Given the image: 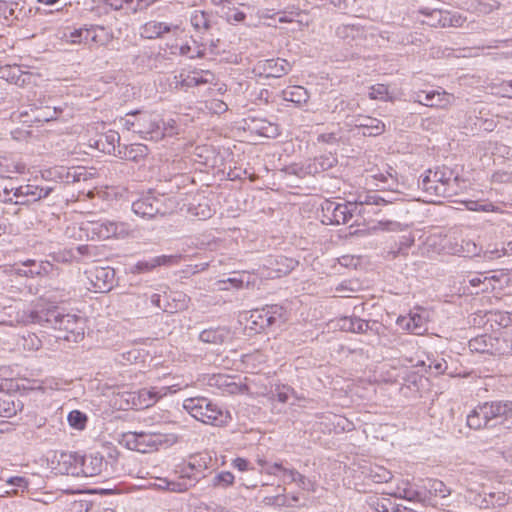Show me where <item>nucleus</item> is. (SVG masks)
<instances>
[{
	"instance_id": "bb28decb",
	"label": "nucleus",
	"mask_w": 512,
	"mask_h": 512,
	"mask_svg": "<svg viewBox=\"0 0 512 512\" xmlns=\"http://www.w3.org/2000/svg\"><path fill=\"white\" fill-rule=\"evenodd\" d=\"M400 199V193L398 192L382 191L381 194L377 192L365 194L362 203L371 206H385L388 204H393Z\"/></svg>"
},
{
	"instance_id": "052dcab7",
	"label": "nucleus",
	"mask_w": 512,
	"mask_h": 512,
	"mask_svg": "<svg viewBox=\"0 0 512 512\" xmlns=\"http://www.w3.org/2000/svg\"><path fill=\"white\" fill-rule=\"evenodd\" d=\"M95 31V25H91L89 28H81L78 31H76L75 34H72L73 37H78L79 40H73L74 42H93V36Z\"/></svg>"
},
{
	"instance_id": "0e129e2a",
	"label": "nucleus",
	"mask_w": 512,
	"mask_h": 512,
	"mask_svg": "<svg viewBox=\"0 0 512 512\" xmlns=\"http://www.w3.org/2000/svg\"><path fill=\"white\" fill-rule=\"evenodd\" d=\"M49 175L58 178L61 181L69 182L70 178H72V181H75V175H72L66 168L59 167L55 168L53 170L48 171Z\"/></svg>"
},
{
	"instance_id": "13d9d810",
	"label": "nucleus",
	"mask_w": 512,
	"mask_h": 512,
	"mask_svg": "<svg viewBox=\"0 0 512 512\" xmlns=\"http://www.w3.org/2000/svg\"><path fill=\"white\" fill-rule=\"evenodd\" d=\"M466 208L470 211L498 212L499 208L492 203L480 204L478 201H467Z\"/></svg>"
},
{
	"instance_id": "3c124183",
	"label": "nucleus",
	"mask_w": 512,
	"mask_h": 512,
	"mask_svg": "<svg viewBox=\"0 0 512 512\" xmlns=\"http://www.w3.org/2000/svg\"><path fill=\"white\" fill-rule=\"evenodd\" d=\"M290 476L302 490L315 492V483L302 475L300 472H290Z\"/></svg>"
},
{
	"instance_id": "5fc2aeb1",
	"label": "nucleus",
	"mask_w": 512,
	"mask_h": 512,
	"mask_svg": "<svg viewBox=\"0 0 512 512\" xmlns=\"http://www.w3.org/2000/svg\"><path fill=\"white\" fill-rule=\"evenodd\" d=\"M491 340H492V338L490 336L482 335V336H479V337H476V338L470 340L469 347L471 348V350H475L477 352H481V353L488 352L489 349H488L487 342L488 341L491 342Z\"/></svg>"
},
{
	"instance_id": "20e7f679",
	"label": "nucleus",
	"mask_w": 512,
	"mask_h": 512,
	"mask_svg": "<svg viewBox=\"0 0 512 512\" xmlns=\"http://www.w3.org/2000/svg\"><path fill=\"white\" fill-rule=\"evenodd\" d=\"M121 125L128 131L140 134L143 138L159 139L162 132L153 115L147 112H132L120 119Z\"/></svg>"
},
{
	"instance_id": "774afa93",
	"label": "nucleus",
	"mask_w": 512,
	"mask_h": 512,
	"mask_svg": "<svg viewBox=\"0 0 512 512\" xmlns=\"http://www.w3.org/2000/svg\"><path fill=\"white\" fill-rule=\"evenodd\" d=\"M89 504L85 500L73 501L66 512H88Z\"/></svg>"
},
{
	"instance_id": "c756f323",
	"label": "nucleus",
	"mask_w": 512,
	"mask_h": 512,
	"mask_svg": "<svg viewBox=\"0 0 512 512\" xmlns=\"http://www.w3.org/2000/svg\"><path fill=\"white\" fill-rule=\"evenodd\" d=\"M323 209L331 214L329 220L332 223L346 224L350 221V212L347 204L329 202Z\"/></svg>"
},
{
	"instance_id": "09e8293b",
	"label": "nucleus",
	"mask_w": 512,
	"mask_h": 512,
	"mask_svg": "<svg viewBox=\"0 0 512 512\" xmlns=\"http://www.w3.org/2000/svg\"><path fill=\"white\" fill-rule=\"evenodd\" d=\"M363 198L364 195H360L355 203H347L348 210L350 212V220L353 218L354 215H364L366 213L371 212V210L368 209L369 207H371V205L362 203Z\"/></svg>"
},
{
	"instance_id": "864d4df0",
	"label": "nucleus",
	"mask_w": 512,
	"mask_h": 512,
	"mask_svg": "<svg viewBox=\"0 0 512 512\" xmlns=\"http://www.w3.org/2000/svg\"><path fill=\"white\" fill-rule=\"evenodd\" d=\"M486 506L503 507L508 501L509 497L503 492L490 493L488 498H485Z\"/></svg>"
},
{
	"instance_id": "cd10ccee",
	"label": "nucleus",
	"mask_w": 512,
	"mask_h": 512,
	"mask_svg": "<svg viewBox=\"0 0 512 512\" xmlns=\"http://www.w3.org/2000/svg\"><path fill=\"white\" fill-rule=\"evenodd\" d=\"M336 164L337 158L333 154L329 153L326 155H321L319 157H315L307 164L306 172L308 174L321 173L331 169Z\"/></svg>"
},
{
	"instance_id": "9b49d317",
	"label": "nucleus",
	"mask_w": 512,
	"mask_h": 512,
	"mask_svg": "<svg viewBox=\"0 0 512 512\" xmlns=\"http://www.w3.org/2000/svg\"><path fill=\"white\" fill-rule=\"evenodd\" d=\"M336 34L339 38L348 41H360L379 37L384 40V37L371 27L367 28L357 23L342 24L337 27Z\"/></svg>"
},
{
	"instance_id": "f257e3e1",
	"label": "nucleus",
	"mask_w": 512,
	"mask_h": 512,
	"mask_svg": "<svg viewBox=\"0 0 512 512\" xmlns=\"http://www.w3.org/2000/svg\"><path fill=\"white\" fill-rule=\"evenodd\" d=\"M18 321L53 328L58 331L57 338L69 342H78L84 337L85 321L82 317L45 303H36L31 308L19 312Z\"/></svg>"
},
{
	"instance_id": "69168bd1",
	"label": "nucleus",
	"mask_w": 512,
	"mask_h": 512,
	"mask_svg": "<svg viewBox=\"0 0 512 512\" xmlns=\"http://www.w3.org/2000/svg\"><path fill=\"white\" fill-rule=\"evenodd\" d=\"M493 153L512 162V147L496 143Z\"/></svg>"
},
{
	"instance_id": "8fccbe9b",
	"label": "nucleus",
	"mask_w": 512,
	"mask_h": 512,
	"mask_svg": "<svg viewBox=\"0 0 512 512\" xmlns=\"http://www.w3.org/2000/svg\"><path fill=\"white\" fill-rule=\"evenodd\" d=\"M68 422L71 427L81 430L87 422V416L79 410H73L68 414Z\"/></svg>"
},
{
	"instance_id": "393cba45",
	"label": "nucleus",
	"mask_w": 512,
	"mask_h": 512,
	"mask_svg": "<svg viewBox=\"0 0 512 512\" xmlns=\"http://www.w3.org/2000/svg\"><path fill=\"white\" fill-rule=\"evenodd\" d=\"M23 409V403L9 393H0V417L11 418Z\"/></svg>"
},
{
	"instance_id": "9d476101",
	"label": "nucleus",
	"mask_w": 512,
	"mask_h": 512,
	"mask_svg": "<svg viewBox=\"0 0 512 512\" xmlns=\"http://www.w3.org/2000/svg\"><path fill=\"white\" fill-rule=\"evenodd\" d=\"M181 389L179 384H173L169 386H163L161 388L151 387L140 389L137 393H134L133 404L138 408H148L154 405L160 398L166 396L169 393H175Z\"/></svg>"
},
{
	"instance_id": "423d86ee",
	"label": "nucleus",
	"mask_w": 512,
	"mask_h": 512,
	"mask_svg": "<svg viewBox=\"0 0 512 512\" xmlns=\"http://www.w3.org/2000/svg\"><path fill=\"white\" fill-rule=\"evenodd\" d=\"M215 75L209 70H194L187 73L174 75L169 82V87L174 90L188 89L201 85L212 84Z\"/></svg>"
},
{
	"instance_id": "7ed1b4c3",
	"label": "nucleus",
	"mask_w": 512,
	"mask_h": 512,
	"mask_svg": "<svg viewBox=\"0 0 512 512\" xmlns=\"http://www.w3.org/2000/svg\"><path fill=\"white\" fill-rule=\"evenodd\" d=\"M175 440L174 435L155 431L128 432L124 434V441L128 449L140 453L157 451L159 447L170 445Z\"/></svg>"
},
{
	"instance_id": "e433bc0d",
	"label": "nucleus",
	"mask_w": 512,
	"mask_h": 512,
	"mask_svg": "<svg viewBox=\"0 0 512 512\" xmlns=\"http://www.w3.org/2000/svg\"><path fill=\"white\" fill-rule=\"evenodd\" d=\"M419 187L429 196H442L447 197L448 191L444 188L443 184L431 182L427 180V174L422 177L418 183Z\"/></svg>"
},
{
	"instance_id": "0eeeda50",
	"label": "nucleus",
	"mask_w": 512,
	"mask_h": 512,
	"mask_svg": "<svg viewBox=\"0 0 512 512\" xmlns=\"http://www.w3.org/2000/svg\"><path fill=\"white\" fill-rule=\"evenodd\" d=\"M89 223L88 230L100 239L125 238L132 233L131 226L126 222L103 220L89 221Z\"/></svg>"
},
{
	"instance_id": "ea45409f",
	"label": "nucleus",
	"mask_w": 512,
	"mask_h": 512,
	"mask_svg": "<svg viewBox=\"0 0 512 512\" xmlns=\"http://www.w3.org/2000/svg\"><path fill=\"white\" fill-rule=\"evenodd\" d=\"M498 280L495 276L487 277L482 274L468 276V283L472 287H481V292H487L489 289H494L492 281Z\"/></svg>"
},
{
	"instance_id": "a19ab883",
	"label": "nucleus",
	"mask_w": 512,
	"mask_h": 512,
	"mask_svg": "<svg viewBox=\"0 0 512 512\" xmlns=\"http://www.w3.org/2000/svg\"><path fill=\"white\" fill-rule=\"evenodd\" d=\"M235 477L229 471H221L217 473L212 479L210 486L213 488L226 489L234 483Z\"/></svg>"
},
{
	"instance_id": "412c9836",
	"label": "nucleus",
	"mask_w": 512,
	"mask_h": 512,
	"mask_svg": "<svg viewBox=\"0 0 512 512\" xmlns=\"http://www.w3.org/2000/svg\"><path fill=\"white\" fill-rule=\"evenodd\" d=\"M415 102L428 107L446 108L450 105V96L446 92H418Z\"/></svg>"
},
{
	"instance_id": "c9c22d12",
	"label": "nucleus",
	"mask_w": 512,
	"mask_h": 512,
	"mask_svg": "<svg viewBox=\"0 0 512 512\" xmlns=\"http://www.w3.org/2000/svg\"><path fill=\"white\" fill-rule=\"evenodd\" d=\"M249 322L251 324L250 328L256 332L269 328V318H267L266 308L253 310L250 314Z\"/></svg>"
},
{
	"instance_id": "58836bf2",
	"label": "nucleus",
	"mask_w": 512,
	"mask_h": 512,
	"mask_svg": "<svg viewBox=\"0 0 512 512\" xmlns=\"http://www.w3.org/2000/svg\"><path fill=\"white\" fill-rule=\"evenodd\" d=\"M395 496L413 502L425 501V496L423 495V493L413 489L409 485V483H404L403 487L401 485H398Z\"/></svg>"
},
{
	"instance_id": "6e6552de",
	"label": "nucleus",
	"mask_w": 512,
	"mask_h": 512,
	"mask_svg": "<svg viewBox=\"0 0 512 512\" xmlns=\"http://www.w3.org/2000/svg\"><path fill=\"white\" fill-rule=\"evenodd\" d=\"M132 211L143 219H152L157 215H165L167 209L163 197L144 196L132 203Z\"/></svg>"
},
{
	"instance_id": "e2e57ef3",
	"label": "nucleus",
	"mask_w": 512,
	"mask_h": 512,
	"mask_svg": "<svg viewBox=\"0 0 512 512\" xmlns=\"http://www.w3.org/2000/svg\"><path fill=\"white\" fill-rule=\"evenodd\" d=\"M146 58L148 62L147 65L149 66L150 69L162 68L165 64V61L167 60L165 55L161 53L150 54L146 56Z\"/></svg>"
},
{
	"instance_id": "4c0bfd02",
	"label": "nucleus",
	"mask_w": 512,
	"mask_h": 512,
	"mask_svg": "<svg viewBox=\"0 0 512 512\" xmlns=\"http://www.w3.org/2000/svg\"><path fill=\"white\" fill-rule=\"evenodd\" d=\"M61 112L62 110L56 107H34V115L32 116L37 123H42L57 119Z\"/></svg>"
},
{
	"instance_id": "72a5a7b5",
	"label": "nucleus",
	"mask_w": 512,
	"mask_h": 512,
	"mask_svg": "<svg viewBox=\"0 0 512 512\" xmlns=\"http://www.w3.org/2000/svg\"><path fill=\"white\" fill-rule=\"evenodd\" d=\"M424 488L430 496L446 499L451 494V489L438 479H427Z\"/></svg>"
},
{
	"instance_id": "5701e85b",
	"label": "nucleus",
	"mask_w": 512,
	"mask_h": 512,
	"mask_svg": "<svg viewBox=\"0 0 512 512\" xmlns=\"http://www.w3.org/2000/svg\"><path fill=\"white\" fill-rule=\"evenodd\" d=\"M351 124L364 129V136H377L385 131V124L381 120L369 116H359L352 120Z\"/></svg>"
},
{
	"instance_id": "dca6fc26",
	"label": "nucleus",
	"mask_w": 512,
	"mask_h": 512,
	"mask_svg": "<svg viewBox=\"0 0 512 512\" xmlns=\"http://www.w3.org/2000/svg\"><path fill=\"white\" fill-rule=\"evenodd\" d=\"M115 270L110 267H95L91 272V282L98 292H108L114 285Z\"/></svg>"
},
{
	"instance_id": "7c9ffc66",
	"label": "nucleus",
	"mask_w": 512,
	"mask_h": 512,
	"mask_svg": "<svg viewBox=\"0 0 512 512\" xmlns=\"http://www.w3.org/2000/svg\"><path fill=\"white\" fill-rule=\"evenodd\" d=\"M265 308H266L267 318H269V326L270 327H273V326L280 327L281 325L286 323V321L288 320V317H289L288 312L283 306L274 304V305L266 306Z\"/></svg>"
},
{
	"instance_id": "b1692460",
	"label": "nucleus",
	"mask_w": 512,
	"mask_h": 512,
	"mask_svg": "<svg viewBox=\"0 0 512 512\" xmlns=\"http://www.w3.org/2000/svg\"><path fill=\"white\" fill-rule=\"evenodd\" d=\"M80 455L78 453H61L58 460V470L62 474L80 476Z\"/></svg>"
},
{
	"instance_id": "4d7b16f0",
	"label": "nucleus",
	"mask_w": 512,
	"mask_h": 512,
	"mask_svg": "<svg viewBox=\"0 0 512 512\" xmlns=\"http://www.w3.org/2000/svg\"><path fill=\"white\" fill-rule=\"evenodd\" d=\"M355 330L354 333H365L368 330H377L379 323L377 321H365L361 318L356 317L354 320Z\"/></svg>"
},
{
	"instance_id": "1a4fd4ad",
	"label": "nucleus",
	"mask_w": 512,
	"mask_h": 512,
	"mask_svg": "<svg viewBox=\"0 0 512 512\" xmlns=\"http://www.w3.org/2000/svg\"><path fill=\"white\" fill-rule=\"evenodd\" d=\"M420 12L426 17L422 20V23L431 27H461L465 22V18L456 12L452 13L439 9L421 10Z\"/></svg>"
},
{
	"instance_id": "bf43d9fd",
	"label": "nucleus",
	"mask_w": 512,
	"mask_h": 512,
	"mask_svg": "<svg viewBox=\"0 0 512 512\" xmlns=\"http://www.w3.org/2000/svg\"><path fill=\"white\" fill-rule=\"evenodd\" d=\"M492 319L503 328L512 326V312L497 311L492 314Z\"/></svg>"
},
{
	"instance_id": "2f4dec72",
	"label": "nucleus",
	"mask_w": 512,
	"mask_h": 512,
	"mask_svg": "<svg viewBox=\"0 0 512 512\" xmlns=\"http://www.w3.org/2000/svg\"><path fill=\"white\" fill-rule=\"evenodd\" d=\"M484 411V404L478 405L467 416V425L471 429H481L489 427L491 422L489 418H484L482 412Z\"/></svg>"
},
{
	"instance_id": "aec40b11",
	"label": "nucleus",
	"mask_w": 512,
	"mask_h": 512,
	"mask_svg": "<svg viewBox=\"0 0 512 512\" xmlns=\"http://www.w3.org/2000/svg\"><path fill=\"white\" fill-rule=\"evenodd\" d=\"M233 339L232 332L225 326L209 328L199 334V340L211 345H223Z\"/></svg>"
},
{
	"instance_id": "f704fd0d",
	"label": "nucleus",
	"mask_w": 512,
	"mask_h": 512,
	"mask_svg": "<svg viewBox=\"0 0 512 512\" xmlns=\"http://www.w3.org/2000/svg\"><path fill=\"white\" fill-rule=\"evenodd\" d=\"M25 166L9 157L0 156V177L11 178L12 174L23 172Z\"/></svg>"
},
{
	"instance_id": "a18cd8bd",
	"label": "nucleus",
	"mask_w": 512,
	"mask_h": 512,
	"mask_svg": "<svg viewBox=\"0 0 512 512\" xmlns=\"http://www.w3.org/2000/svg\"><path fill=\"white\" fill-rule=\"evenodd\" d=\"M23 265L30 267L28 271H24V274L26 276H31V277L39 276L42 274H47L48 273L47 268L51 267V264L48 262L37 263L36 260H27L26 262L23 263Z\"/></svg>"
},
{
	"instance_id": "6e6d98bb",
	"label": "nucleus",
	"mask_w": 512,
	"mask_h": 512,
	"mask_svg": "<svg viewBox=\"0 0 512 512\" xmlns=\"http://www.w3.org/2000/svg\"><path fill=\"white\" fill-rule=\"evenodd\" d=\"M34 115V107H31L29 110H23L12 114L13 120H18L19 122L23 124H27L28 126H31L34 123H37L36 120L33 119Z\"/></svg>"
},
{
	"instance_id": "c85d7f7f",
	"label": "nucleus",
	"mask_w": 512,
	"mask_h": 512,
	"mask_svg": "<svg viewBox=\"0 0 512 512\" xmlns=\"http://www.w3.org/2000/svg\"><path fill=\"white\" fill-rule=\"evenodd\" d=\"M215 17L208 12L195 10L190 15L192 27L200 33L208 32L214 24Z\"/></svg>"
},
{
	"instance_id": "49530a36",
	"label": "nucleus",
	"mask_w": 512,
	"mask_h": 512,
	"mask_svg": "<svg viewBox=\"0 0 512 512\" xmlns=\"http://www.w3.org/2000/svg\"><path fill=\"white\" fill-rule=\"evenodd\" d=\"M285 100L301 104L307 102L309 96L306 91L301 86H294L291 91L284 92Z\"/></svg>"
},
{
	"instance_id": "473e14b6",
	"label": "nucleus",
	"mask_w": 512,
	"mask_h": 512,
	"mask_svg": "<svg viewBox=\"0 0 512 512\" xmlns=\"http://www.w3.org/2000/svg\"><path fill=\"white\" fill-rule=\"evenodd\" d=\"M453 254L463 257H474L480 254L481 248L472 240L462 239L461 243H455L451 248Z\"/></svg>"
},
{
	"instance_id": "79ce46f5",
	"label": "nucleus",
	"mask_w": 512,
	"mask_h": 512,
	"mask_svg": "<svg viewBox=\"0 0 512 512\" xmlns=\"http://www.w3.org/2000/svg\"><path fill=\"white\" fill-rule=\"evenodd\" d=\"M147 152V146L143 144H135L132 145L130 148L125 149L123 158L130 161L139 162L147 155Z\"/></svg>"
},
{
	"instance_id": "6ab92c4d",
	"label": "nucleus",
	"mask_w": 512,
	"mask_h": 512,
	"mask_svg": "<svg viewBox=\"0 0 512 512\" xmlns=\"http://www.w3.org/2000/svg\"><path fill=\"white\" fill-rule=\"evenodd\" d=\"M298 262L292 258L285 256H277L268 261L267 276L271 278H279L290 273Z\"/></svg>"
},
{
	"instance_id": "603ef678",
	"label": "nucleus",
	"mask_w": 512,
	"mask_h": 512,
	"mask_svg": "<svg viewBox=\"0 0 512 512\" xmlns=\"http://www.w3.org/2000/svg\"><path fill=\"white\" fill-rule=\"evenodd\" d=\"M370 477L376 483H386L392 479V473L384 467L376 466L371 469Z\"/></svg>"
},
{
	"instance_id": "f03ea898",
	"label": "nucleus",
	"mask_w": 512,
	"mask_h": 512,
	"mask_svg": "<svg viewBox=\"0 0 512 512\" xmlns=\"http://www.w3.org/2000/svg\"><path fill=\"white\" fill-rule=\"evenodd\" d=\"M184 409L196 420L204 424L222 426L230 419L229 412L205 397H194L184 400Z\"/></svg>"
},
{
	"instance_id": "2eb2a0df",
	"label": "nucleus",
	"mask_w": 512,
	"mask_h": 512,
	"mask_svg": "<svg viewBox=\"0 0 512 512\" xmlns=\"http://www.w3.org/2000/svg\"><path fill=\"white\" fill-rule=\"evenodd\" d=\"M257 68L267 78H279L291 70V65L287 60L277 58L260 61Z\"/></svg>"
},
{
	"instance_id": "338daca9",
	"label": "nucleus",
	"mask_w": 512,
	"mask_h": 512,
	"mask_svg": "<svg viewBox=\"0 0 512 512\" xmlns=\"http://www.w3.org/2000/svg\"><path fill=\"white\" fill-rule=\"evenodd\" d=\"M246 15L244 12L239 11L238 9H232L226 13V20L230 24H237L244 22Z\"/></svg>"
},
{
	"instance_id": "39448f33",
	"label": "nucleus",
	"mask_w": 512,
	"mask_h": 512,
	"mask_svg": "<svg viewBox=\"0 0 512 512\" xmlns=\"http://www.w3.org/2000/svg\"><path fill=\"white\" fill-rule=\"evenodd\" d=\"M207 467V461L205 458L200 456L192 457L188 465L183 467L180 471L181 481L177 483H170L169 485L172 486L170 489L178 492L190 489L205 476L203 471L206 470Z\"/></svg>"
},
{
	"instance_id": "680f3d73",
	"label": "nucleus",
	"mask_w": 512,
	"mask_h": 512,
	"mask_svg": "<svg viewBox=\"0 0 512 512\" xmlns=\"http://www.w3.org/2000/svg\"><path fill=\"white\" fill-rule=\"evenodd\" d=\"M388 88L384 84H376L370 88L369 97L375 100H386Z\"/></svg>"
},
{
	"instance_id": "c03bdc74",
	"label": "nucleus",
	"mask_w": 512,
	"mask_h": 512,
	"mask_svg": "<svg viewBox=\"0 0 512 512\" xmlns=\"http://www.w3.org/2000/svg\"><path fill=\"white\" fill-rule=\"evenodd\" d=\"M95 31L96 33H94L93 36V43L100 46H105L112 41L113 32L110 29L104 26L95 25Z\"/></svg>"
},
{
	"instance_id": "4be33fe9",
	"label": "nucleus",
	"mask_w": 512,
	"mask_h": 512,
	"mask_svg": "<svg viewBox=\"0 0 512 512\" xmlns=\"http://www.w3.org/2000/svg\"><path fill=\"white\" fill-rule=\"evenodd\" d=\"M179 29L178 25L166 22L149 21L141 27L140 34L147 39H156L162 37L165 33H170Z\"/></svg>"
},
{
	"instance_id": "f3484780",
	"label": "nucleus",
	"mask_w": 512,
	"mask_h": 512,
	"mask_svg": "<svg viewBox=\"0 0 512 512\" xmlns=\"http://www.w3.org/2000/svg\"><path fill=\"white\" fill-rule=\"evenodd\" d=\"M484 411L482 412L484 418H489L490 421L502 418L508 420L512 418V401H491L485 402Z\"/></svg>"
},
{
	"instance_id": "37998d69",
	"label": "nucleus",
	"mask_w": 512,
	"mask_h": 512,
	"mask_svg": "<svg viewBox=\"0 0 512 512\" xmlns=\"http://www.w3.org/2000/svg\"><path fill=\"white\" fill-rule=\"evenodd\" d=\"M286 488L282 487V492L275 496H266L263 498V504L266 506L274 507H290L292 504L289 502V497L285 495Z\"/></svg>"
},
{
	"instance_id": "de8ad7c7",
	"label": "nucleus",
	"mask_w": 512,
	"mask_h": 512,
	"mask_svg": "<svg viewBox=\"0 0 512 512\" xmlns=\"http://www.w3.org/2000/svg\"><path fill=\"white\" fill-rule=\"evenodd\" d=\"M256 132L267 138H275L279 135V129L276 124L270 123L266 120H261L256 127Z\"/></svg>"
},
{
	"instance_id": "a211bd4d",
	"label": "nucleus",
	"mask_w": 512,
	"mask_h": 512,
	"mask_svg": "<svg viewBox=\"0 0 512 512\" xmlns=\"http://www.w3.org/2000/svg\"><path fill=\"white\" fill-rule=\"evenodd\" d=\"M80 475L85 477H93L101 474L106 463L103 456L99 453L89 454L85 456L80 455Z\"/></svg>"
},
{
	"instance_id": "ddd939ff",
	"label": "nucleus",
	"mask_w": 512,
	"mask_h": 512,
	"mask_svg": "<svg viewBox=\"0 0 512 512\" xmlns=\"http://www.w3.org/2000/svg\"><path fill=\"white\" fill-rule=\"evenodd\" d=\"M181 260L180 255H161L153 257L149 260H141L130 267V272L133 274H141L151 272L159 266H173L177 265Z\"/></svg>"
},
{
	"instance_id": "f8f14e48",
	"label": "nucleus",
	"mask_w": 512,
	"mask_h": 512,
	"mask_svg": "<svg viewBox=\"0 0 512 512\" xmlns=\"http://www.w3.org/2000/svg\"><path fill=\"white\" fill-rule=\"evenodd\" d=\"M54 190L52 186H39L35 184H25L21 185L17 188H12L8 190L4 189L5 195H10L13 192L14 196L26 198V201H34L37 202L41 199H44L49 196V194Z\"/></svg>"
},
{
	"instance_id": "4468645a",
	"label": "nucleus",
	"mask_w": 512,
	"mask_h": 512,
	"mask_svg": "<svg viewBox=\"0 0 512 512\" xmlns=\"http://www.w3.org/2000/svg\"><path fill=\"white\" fill-rule=\"evenodd\" d=\"M427 180L443 184L448 191V196L455 193L454 184L458 181V175L449 167H436L427 171Z\"/></svg>"
},
{
	"instance_id": "a878e982",
	"label": "nucleus",
	"mask_w": 512,
	"mask_h": 512,
	"mask_svg": "<svg viewBox=\"0 0 512 512\" xmlns=\"http://www.w3.org/2000/svg\"><path fill=\"white\" fill-rule=\"evenodd\" d=\"M397 323L413 334L420 335L426 331V319L418 313H410L409 317H399Z\"/></svg>"
}]
</instances>
